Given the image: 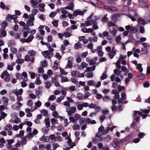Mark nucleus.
I'll return each instance as SVG.
<instances>
[{
	"label": "nucleus",
	"instance_id": "62",
	"mask_svg": "<svg viewBox=\"0 0 150 150\" xmlns=\"http://www.w3.org/2000/svg\"><path fill=\"white\" fill-rule=\"evenodd\" d=\"M7 24L6 21H3L1 23L2 27L4 28H5L7 26Z\"/></svg>",
	"mask_w": 150,
	"mask_h": 150
},
{
	"label": "nucleus",
	"instance_id": "35",
	"mask_svg": "<svg viewBox=\"0 0 150 150\" xmlns=\"http://www.w3.org/2000/svg\"><path fill=\"white\" fill-rule=\"evenodd\" d=\"M64 36L65 38L69 37L72 35L70 33L68 32H65L64 33Z\"/></svg>",
	"mask_w": 150,
	"mask_h": 150
},
{
	"label": "nucleus",
	"instance_id": "18",
	"mask_svg": "<svg viewBox=\"0 0 150 150\" xmlns=\"http://www.w3.org/2000/svg\"><path fill=\"white\" fill-rule=\"evenodd\" d=\"M119 144L118 139H116L114 141L112 146L114 148H116L118 146Z\"/></svg>",
	"mask_w": 150,
	"mask_h": 150
},
{
	"label": "nucleus",
	"instance_id": "45",
	"mask_svg": "<svg viewBox=\"0 0 150 150\" xmlns=\"http://www.w3.org/2000/svg\"><path fill=\"white\" fill-rule=\"evenodd\" d=\"M45 87L47 88H49L52 85L51 83L49 81H46V82L45 83Z\"/></svg>",
	"mask_w": 150,
	"mask_h": 150
},
{
	"label": "nucleus",
	"instance_id": "6",
	"mask_svg": "<svg viewBox=\"0 0 150 150\" xmlns=\"http://www.w3.org/2000/svg\"><path fill=\"white\" fill-rule=\"evenodd\" d=\"M100 140L101 141H103L106 142L110 141L111 139V137L109 135H107L104 137H101L100 138Z\"/></svg>",
	"mask_w": 150,
	"mask_h": 150
},
{
	"label": "nucleus",
	"instance_id": "52",
	"mask_svg": "<svg viewBox=\"0 0 150 150\" xmlns=\"http://www.w3.org/2000/svg\"><path fill=\"white\" fill-rule=\"evenodd\" d=\"M86 76L87 78H92L93 76V74L92 72L88 73L86 75Z\"/></svg>",
	"mask_w": 150,
	"mask_h": 150
},
{
	"label": "nucleus",
	"instance_id": "16",
	"mask_svg": "<svg viewBox=\"0 0 150 150\" xmlns=\"http://www.w3.org/2000/svg\"><path fill=\"white\" fill-rule=\"evenodd\" d=\"M138 23L140 24H142L144 25L146 24L147 23L145 22V21L141 18H139L138 19Z\"/></svg>",
	"mask_w": 150,
	"mask_h": 150
},
{
	"label": "nucleus",
	"instance_id": "40",
	"mask_svg": "<svg viewBox=\"0 0 150 150\" xmlns=\"http://www.w3.org/2000/svg\"><path fill=\"white\" fill-rule=\"evenodd\" d=\"M139 77V79L140 80H142L144 79L145 78V75L143 73H142L139 76H137Z\"/></svg>",
	"mask_w": 150,
	"mask_h": 150
},
{
	"label": "nucleus",
	"instance_id": "59",
	"mask_svg": "<svg viewBox=\"0 0 150 150\" xmlns=\"http://www.w3.org/2000/svg\"><path fill=\"white\" fill-rule=\"evenodd\" d=\"M69 81V79L66 77L65 76H63L62 77L61 79V81L62 82H65L68 81Z\"/></svg>",
	"mask_w": 150,
	"mask_h": 150
},
{
	"label": "nucleus",
	"instance_id": "43",
	"mask_svg": "<svg viewBox=\"0 0 150 150\" xmlns=\"http://www.w3.org/2000/svg\"><path fill=\"white\" fill-rule=\"evenodd\" d=\"M69 119L70 120L69 122H71L73 123H75L76 120L74 117L70 116L69 117Z\"/></svg>",
	"mask_w": 150,
	"mask_h": 150
},
{
	"label": "nucleus",
	"instance_id": "17",
	"mask_svg": "<svg viewBox=\"0 0 150 150\" xmlns=\"http://www.w3.org/2000/svg\"><path fill=\"white\" fill-rule=\"evenodd\" d=\"M116 54V52L112 51H110L108 54L109 57L111 59H112Z\"/></svg>",
	"mask_w": 150,
	"mask_h": 150
},
{
	"label": "nucleus",
	"instance_id": "27",
	"mask_svg": "<svg viewBox=\"0 0 150 150\" xmlns=\"http://www.w3.org/2000/svg\"><path fill=\"white\" fill-rule=\"evenodd\" d=\"M28 52L31 56H34L36 54V52L33 50L28 51Z\"/></svg>",
	"mask_w": 150,
	"mask_h": 150
},
{
	"label": "nucleus",
	"instance_id": "4",
	"mask_svg": "<svg viewBox=\"0 0 150 150\" xmlns=\"http://www.w3.org/2000/svg\"><path fill=\"white\" fill-rule=\"evenodd\" d=\"M68 3L69 4V6L65 7V9L67 10H73L74 7V4L72 1L68 0Z\"/></svg>",
	"mask_w": 150,
	"mask_h": 150
},
{
	"label": "nucleus",
	"instance_id": "13",
	"mask_svg": "<svg viewBox=\"0 0 150 150\" xmlns=\"http://www.w3.org/2000/svg\"><path fill=\"white\" fill-rule=\"evenodd\" d=\"M87 64L85 62H82L81 65L79 67V68L80 70H83L84 68L87 67Z\"/></svg>",
	"mask_w": 150,
	"mask_h": 150
},
{
	"label": "nucleus",
	"instance_id": "12",
	"mask_svg": "<svg viewBox=\"0 0 150 150\" xmlns=\"http://www.w3.org/2000/svg\"><path fill=\"white\" fill-rule=\"evenodd\" d=\"M45 5V4L43 3H40L38 4V7L39 10L42 12H44L45 9L44 8Z\"/></svg>",
	"mask_w": 150,
	"mask_h": 150
},
{
	"label": "nucleus",
	"instance_id": "49",
	"mask_svg": "<svg viewBox=\"0 0 150 150\" xmlns=\"http://www.w3.org/2000/svg\"><path fill=\"white\" fill-rule=\"evenodd\" d=\"M56 99V97L54 95H51L48 98V100L51 101L54 100Z\"/></svg>",
	"mask_w": 150,
	"mask_h": 150
},
{
	"label": "nucleus",
	"instance_id": "41",
	"mask_svg": "<svg viewBox=\"0 0 150 150\" xmlns=\"http://www.w3.org/2000/svg\"><path fill=\"white\" fill-rule=\"evenodd\" d=\"M38 9L34 8L32 10L31 14L35 16L38 13Z\"/></svg>",
	"mask_w": 150,
	"mask_h": 150
},
{
	"label": "nucleus",
	"instance_id": "42",
	"mask_svg": "<svg viewBox=\"0 0 150 150\" xmlns=\"http://www.w3.org/2000/svg\"><path fill=\"white\" fill-rule=\"evenodd\" d=\"M24 60L22 58H18L16 60V62L18 64H21L23 63L24 61Z\"/></svg>",
	"mask_w": 150,
	"mask_h": 150
},
{
	"label": "nucleus",
	"instance_id": "39",
	"mask_svg": "<svg viewBox=\"0 0 150 150\" xmlns=\"http://www.w3.org/2000/svg\"><path fill=\"white\" fill-rule=\"evenodd\" d=\"M103 100L105 102H108L110 100V99L108 96H105L103 98Z\"/></svg>",
	"mask_w": 150,
	"mask_h": 150
},
{
	"label": "nucleus",
	"instance_id": "53",
	"mask_svg": "<svg viewBox=\"0 0 150 150\" xmlns=\"http://www.w3.org/2000/svg\"><path fill=\"white\" fill-rule=\"evenodd\" d=\"M16 77L18 79H23L22 74H20L19 73H17L16 74Z\"/></svg>",
	"mask_w": 150,
	"mask_h": 150
},
{
	"label": "nucleus",
	"instance_id": "19",
	"mask_svg": "<svg viewBox=\"0 0 150 150\" xmlns=\"http://www.w3.org/2000/svg\"><path fill=\"white\" fill-rule=\"evenodd\" d=\"M42 54L45 58L48 55H50V52L49 50L45 51L42 52Z\"/></svg>",
	"mask_w": 150,
	"mask_h": 150
},
{
	"label": "nucleus",
	"instance_id": "38",
	"mask_svg": "<svg viewBox=\"0 0 150 150\" xmlns=\"http://www.w3.org/2000/svg\"><path fill=\"white\" fill-rule=\"evenodd\" d=\"M65 9H65V7L64 8H62L61 9V11L62 14L66 15L68 13V11Z\"/></svg>",
	"mask_w": 150,
	"mask_h": 150
},
{
	"label": "nucleus",
	"instance_id": "15",
	"mask_svg": "<svg viewBox=\"0 0 150 150\" xmlns=\"http://www.w3.org/2000/svg\"><path fill=\"white\" fill-rule=\"evenodd\" d=\"M72 59L68 61L67 62V64L65 67L66 69H69L72 68Z\"/></svg>",
	"mask_w": 150,
	"mask_h": 150
},
{
	"label": "nucleus",
	"instance_id": "57",
	"mask_svg": "<svg viewBox=\"0 0 150 150\" xmlns=\"http://www.w3.org/2000/svg\"><path fill=\"white\" fill-rule=\"evenodd\" d=\"M35 104L37 107L38 108L41 105V103L40 100H38L37 102L35 103Z\"/></svg>",
	"mask_w": 150,
	"mask_h": 150
},
{
	"label": "nucleus",
	"instance_id": "5",
	"mask_svg": "<svg viewBox=\"0 0 150 150\" xmlns=\"http://www.w3.org/2000/svg\"><path fill=\"white\" fill-rule=\"evenodd\" d=\"M121 15L119 14H116L112 16V19L115 22H117L119 21V19Z\"/></svg>",
	"mask_w": 150,
	"mask_h": 150
},
{
	"label": "nucleus",
	"instance_id": "33",
	"mask_svg": "<svg viewBox=\"0 0 150 150\" xmlns=\"http://www.w3.org/2000/svg\"><path fill=\"white\" fill-rule=\"evenodd\" d=\"M74 47L75 49H78L81 47V44L79 42L76 43L75 44Z\"/></svg>",
	"mask_w": 150,
	"mask_h": 150
},
{
	"label": "nucleus",
	"instance_id": "23",
	"mask_svg": "<svg viewBox=\"0 0 150 150\" xmlns=\"http://www.w3.org/2000/svg\"><path fill=\"white\" fill-rule=\"evenodd\" d=\"M21 74L22 77L23 76L24 77L23 78V80L24 81H27L28 80V78L27 77L28 75L27 73L25 72H23Z\"/></svg>",
	"mask_w": 150,
	"mask_h": 150
},
{
	"label": "nucleus",
	"instance_id": "61",
	"mask_svg": "<svg viewBox=\"0 0 150 150\" xmlns=\"http://www.w3.org/2000/svg\"><path fill=\"white\" fill-rule=\"evenodd\" d=\"M58 21L57 20H55L52 22V23L55 27H57L58 25Z\"/></svg>",
	"mask_w": 150,
	"mask_h": 150
},
{
	"label": "nucleus",
	"instance_id": "34",
	"mask_svg": "<svg viewBox=\"0 0 150 150\" xmlns=\"http://www.w3.org/2000/svg\"><path fill=\"white\" fill-rule=\"evenodd\" d=\"M75 123V124L73 125L72 127L73 129L74 130L79 129L80 127V126L79 125L76 124V122Z\"/></svg>",
	"mask_w": 150,
	"mask_h": 150
},
{
	"label": "nucleus",
	"instance_id": "31",
	"mask_svg": "<svg viewBox=\"0 0 150 150\" xmlns=\"http://www.w3.org/2000/svg\"><path fill=\"white\" fill-rule=\"evenodd\" d=\"M40 112L45 116H47L48 115L47 110L44 109L41 110L40 111Z\"/></svg>",
	"mask_w": 150,
	"mask_h": 150
},
{
	"label": "nucleus",
	"instance_id": "48",
	"mask_svg": "<svg viewBox=\"0 0 150 150\" xmlns=\"http://www.w3.org/2000/svg\"><path fill=\"white\" fill-rule=\"evenodd\" d=\"M38 71L39 74H42L44 72V69L42 67H40L38 68Z\"/></svg>",
	"mask_w": 150,
	"mask_h": 150
},
{
	"label": "nucleus",
	"instance_id": "54",
	"mask_svg": "<svg viewBox=\"0 0 150 150\" xmlns=\"http://www.w3.org/2000/svg\"><path fill=\"white\" fill-rule=\"evenodd\" d=\"M114 71L115 74L118 76H119L121 73V71H120L118 69H114Z\"/></svg>",
	"mask_w": 150,
	"mask_h": 150
},
{
	"label": "nucleus",
	"instance_id": "24",
	"mask_svg": "<svg viewBox=\"0 0 150 150\" xmlns=\"http://www.w3.org/2000/svg\"><path fill=\"white\" fill-rule=\"evenodd\" d=\"M42 67H46L47 66V64L46 60L45 59L42 62H41L40 63Z\"/></svg>",
	"mask_w": 150,
	"mask_h": 150
},
{
	"label": "nucleus",
	"instance_id": "11",
	"mask_svg": "<svg viewBox=\"0 0 150 150\" xmlns=\"http://www.w3.org/2000/svg\"><path fill=\"white\" fill-rule=\"evenodd\" d=\"M110 30L111 34L114 36H115L117 31V26H116L114 27H112V29H110Z\"/></svg>",
	"mask_w": 150,
	"mask_h": 150
},
{
	"label": "nucleus",
	"instance_id": "37",
	"mask_svg": "<svg viewBox=\"0 0 150 150\" xmlns=\"http://www.w3.org/2000/svg\"><path fill=\"white\" fill-rule=\"evenodd\" d=\"M121 40V37L120 35L117 36L115 38V41L117 43H119Z\"/></svg>",
	"mask_w": 150,
	"mask_h": 150
},
{
	"label": "nucleus",
	"instance_id": "44",
	"mask_svg": "<svg viewBox=\"0 0 150 150\" xmlns=\"http://www.w3.org/2000/svg\"><path fill=\"white\" fill-rule=\"evenodd\" d=\"M65 88L66 89H70L73 91H75L76 89V88L75 86H71L68 87H66Z\"/></svg>",
	"mask_w": 150,
	"mask_h": 150
},
{
	"label": "nucleus",
	"instance_id": "55",
	"mask_svg": "<svg viewBox=\"0 0 150 150\" xmlns=\"http://www.w3.org/2000/svg\"><path fill=\"white\" fill-rule=\"evenodd\" d=\"M80 117V115L78 113H76L74 115V117L76 121L79 119Z\"/></svg>",
	"mask_w": 150,
	"mask_h": 150
},
{
	"label": "nucleus",
	"instance_id": "25",
	"mask_svg": "<svg viewBox=\"0 0 150 150\" xmlns=\"http://www.w3.org/2000/svg\"><path fill=\"white\" fill-rule=\"evenodd\" d=\"M24 134V132L22 130H21L20 131L19 134H17L16 135L15 137H23Z\"/></svg>",
	"mask_w": 150,
	"mask_h": 150
},
{
	"label": "nucleus",
	"instance_id": "32",
	"mask_svg": "<svg viewBox=\"0 0 150 150\" xmlns=\"http://www.w3.org/2000/svg\"><path fill=\"white\" fill-rule=\"evenodd\" d=\"M77 98L79 100H82L83 98V95L81 93H78L77 95Z\"/></svg>",
	"mask_w": 150,
	"mask_h": 150
},
{
	"label": "nucleus",
	"instance_id": "10",
	"mask_svg": "<svg viewBox=\"0 0 150 150\" xmlns=\"http://www.w3.org/2000/svg\"><path fill=\"white\" fill-rule=\"evenodd\" d=\"M81 31L84 33H91L93 32V30L91 28H83L81 29Z\"/></svg>",
	"mask_w": 150,
	"mask_h": 150
},
{
	"label": "nucleus",
	"instance_id": "28",
	"mask_svg": "<svg viewBox=\"0 0 150 150\" xmlns=\"http://www.w3.org/2000/svg\"><path fill=\"white\" fill-rule=\"evenodd\" d=\"M34 38V36L32 35L29 36L26 38L27 43H29L31 42L32 41L33 39Z\"/></svg>",
	"mask_w": 150,
	"mask_h": 150
},
{
	"label": "nucleus",
	"instance_id": "22",
	"mask_svg": "<svg viewBox=\"0 0 150 150\" xmlns=\"http://www.w3.org/2000/svg\"><path fill=\"white\" fill-rule=\"evenodd\" d=\"M44 121L47 127H49L50 126V122L49 118H46L45 119Z\"/></svg>",
	"mask_w": 150,
	"mask_h": 150
},
{
	"label": "nucleus",
	"instance_id": "3",
	"mask_svg": "<svg viewBox=\"0 0 150 150\" xmlns=\"http://www.w3.org/2000/svg\"><path fill=\"white\" fill-rule=\"evenodd\" d=\"M71 75L73 77H83L84 76V73L80 74L78 71H73L71 72Z\"/></svg>",
	"mask_w": 150,
	"mask_h": 150
},
{
	"label": "nucleus",
	"instance_id": "60",
	"mask_svg": "<svg viewBox=\"0 0 150 150\" xmlns=\"http://www.w3.org/2000/svg\"><path fill=\"white\" fill-rule=\"evenodd\" d=\"M108 25L109 27L113 26V27H114L116 26V25L112 21H109L108 23Z\"/></svg>",
	"mask_w": 150,
	"mask_h": 150
},
{
	"label": "nucleus",
	"instance_id": "9",
	"mask_svg": "<svg viewBox=\"0 0 150 150\" xmlns=\"http://www.w3.org/2000/svg\"><path fill=\"white\" fill-rule=\"evenodd\" d=\"M23 89L22 88H21L18 91L16 90H14L13 91V93H15V94L16 96H18L19 95H21L23 93Z\"/></svg>",
	"mask_w": 150,
	"mask_h": 150
},
{
	"label": "nucleus",
	"instance_id": "50",
	"mask_svg": "<svg viewBox=\"0 0 150 150\" xmlns=\"http://www.w3.org/2000/svg\"><path fill=\"white\" fill-rule=\"evenodd\" d=\"M67 17V16L65 14H62L60 16L59 18L60 19L63 20H64L65 18Z\"/></svg>",
	"mask_w": 150,
	"mask_h": 150
},
{
	"label": "nucleus",
	"instance_id": "56",
	"mask_svg": "<svg viewBox=\"0 0 150 150\" xmlns=\"http://www.w3.org/2000/svg\"><path fill=\"white\" fill-rule=\"evenodd\" d=\"M55 57L57 58L59 60H60L62 58V56L58 52H57L55 54Z\"/></svg>",
	"mask_w": 150,
	"mask_h": 150
},
{
	"label": "nucleus",
	"instance_id": "47",
	"mask_svg": "<svg viewBox=\"0 0 150 150\" xmlns=\"http://www.w3.org/2000/svg\"><path fill=\"white\" fill-rule=\"evenodd\" d=\"M27 142V138L26 137L22 138V143L23 144H25Z\"/></svg>",
	"mask_w": 150,
	"mask_h": 150
},
{
	"label": "nucleus",
	"instance_id": "29",
	"mask_svg": "<svg viewBox=\"0 0 150 150\" xmlns=\"http://www.w3.org/2000/svg\"><path fill=\"white\" fill-rule=\"evenodd\" d=\"M2 100L4 103H6V104L5 103L4 105L6 106L7 105V104L8 102V99L6 97H3L2 98Z\"/></svg>",
	"mask_w": 150,
	"mask_h": 150
},
{
	"label": "nucleus",
	"instance_id": "8",
	"mask_svg": "<svg viewBox=\"0 0 150 150\" xmlns=\"http://www.w3.org/2000/svg\"><path fill=\"white\" fill-rule=\"evenodd\" d=\"M111 94L115 95L114 98L117 99L120 98V95L116 90H113L111 91Z\"/></svg>",
	"mask_w": 150,
	"mask_h": 150
},
{
	"label": "nucleus",
	"instance_id": "14",
	"mask_svg": "<svg viewBox=\"0 0 150 150\" xmlns=\"http://www.w3.org/2000/svg\"><path fill=\"white\" fill-rule=\"evenodd\" d=\"M12 128V125L11 124H9L6 125L4 128V130L8 131L11 130Z\"/></svg>",
	"mask_w": 150,
	"mask_h": 150
},
{
	"label": "nucleus",
	"instance_id": "21",
	"mask_svg": "<svg viewBox=\"0 0 150 150\" xmlns=\"http://www.w3.org/2000/svg\"><path fill=\"white\" fill-rule=\"evenodd\" d=\"M87 83L89 86H94L96 84V82L94 81L91 80L88 81Z\"/></svg>",
	"mask_w": 150,
	"mask_h": 150
},
{
	"label": "nucleus",
	"instance_id": "51",
	"mask_svg": "<svg viewBox=\"0 0 150 150\" xmlns=\"http://www.w3.org/2000/svg\"><path fill=\"white\" fill-rule=\"evenodd\" d=\"M64 98V96H61L60 97H59L57 98L56 101L58 103H60L61 100L63 99Z\"/></svg>",
	"mask_w": 150,
	"mask_h": 150
},
{
	"label": "nucleus",
	"instance_id": "30",
	"mask_svg": "<svg viewBox=\"0 0 150 150\" xmlns=\"http://www.w3.org/2000/svg\"><path fill=\"white\" fill-rule=\"evenodd\" d=\"M108 77L107 74L105 73H103L100 77V80H103L106 78Z\"/></svg>",
	"mask_w": 150,
	"mask_h": 150
},
{
	"label": "nucleus",
	"instance_id": "63",
	"mask_svg": "<svg viewBox=\"0 0 150 150\" xmlns=\"http://www.w3.org/2000/svg\"><path fill=\"white\" fill-rule=\"evenodd\" d=\"M56 12H52L49 15V16L51 18H53L56 14Z\"/></svg>",
	"mask_w": 150,
	"mask_h": 150
},
{
	"label": "nucleus",
	"instance_id": "1",
	"mask_svg": "<svg viewBox=\"0 0 150 150\" xmlns=\"http://www.w3.org/2000/svg\"><path fill=\"white\" fill-rule=\"evenodd\" d=\"M129 17L133 21L136 20L135 18L137 17V15L135 10L131 11L129 13Z\"/></svg>",
	"mask_w": 150,
	"mask_h": 150
},
{
	"label": "nucleus",
	"instance_id": "20",
	"mask_svg": "<svg viewBox=\"0 0 150 150\" xmlns=\"http://www.w3.org/2000/svg\"><path fill=\"white\" fill-rule=\"evenodd\" d=\"M30 3L32 4V6L34 8H36L37 7L38 4L34 0H30Z\"/></svg>",
	"mask_w": 150,
	"mask_h": 150
},
{
	"label": "nucleus",
	"instance_id": "46",
	"mask_svg": "<svg viewBox=\"0 0 150 150\" xmlns=\"http://www.w3.org/2000/svg\"><path fill=\"white\" fill-rule=\"evenodd\" d=\"M11 108L14 110H19V109L18 107V106L17 105V104H16V103L15 104H13L11 106Z\"/></svg>",
	"mask_w": 150,
	"mask_h": 150
},
{
	"label": "nucleus",
	"instance_id": "2",
	"mask_svg": "<svg viewBox=\"0 0 150 150\" xmlns=\"http://www.w3.org/2000/svg\"><path fill=\"white\" fill-rule=\"evenodd\" d=\"M125 28L127 30H130V32L132 33H135L138 31V29L136 27L131 26L129 25L125 26Z\"/></svg>",
	"mask_w": 150,
	"mask_h": 150
},
{
	"label": "nucleus",
	"instance_id": "58",
	"mask_svg": "<svg viewBox=\"0 0 150 150\" xmlns=\"http://www.w3.org/2000/svg\"><path fill=\"white\" fill-rule=\"evenodd\" d=\"M52 115L53 117L55 118L58 117L59 116L58 113L56 111H54Z\"/></svg>",
	"mask_w": 150,
	"mask_h": 150
},
{
	"label": "nucleus",
	"instance_id": "36",
	"mask_svg": "<svg viewBox=\"0 0 150 150\" xmlns=\"http://www.w3.org/2000/svg\"><path fill=\"white\" fill-rule=\"evenodd\" d=\"M33 21L28 20L27 21L26 23L28 26H31L34 25Z\"/></svg>",
	"mask_w": 150,
	"mask_h": 150
},
{
	"label": "nucleus",
	"instance_id": "7",
	"mask_svg": "<svg viewBox=\"0 0 150 150\" xmlns=\"http://www.w3.org/2000/svg\"><path fill=\"white\" fill-rule=\"evenodd\" d=\"M17 18V16L16 15H11V14H8L7 17L6 18V19L7 21H9L11 20H15Z\"/></svg>",
	"mask_w": 150,
	"mask_h": 150
},
{
	"label": "nucleus",
	"instance_id": "26",
	"mask_svg": "<svg viewBox=\"0 0 150 150\" xmlns=\"http://www.w3.org/2000/svg\"><path fill=\"white\" fill-rule=\"evenodd\" d=\"M142 66V64H139L137 66V68L140 72L143 71V68Z\"/></svg>",
	"mask_w": 150,
	"mask_h": 150
},
{
	"label": "nucleus",
	"instance_id": "64",
	"mask_svg": "<svg viewBox=\"0 0 150 150\" xmlns=\"http://www.w3.org/2000/svg\"><path fill=\"white\" fill-rule=\"evenodd\" d=\"M56 104L55 103H52L50 107V110L52 111H54L55 109Z\"/></svg>",
	"mask_w": 150,
	"mask_h": 150
}]
</instances>
